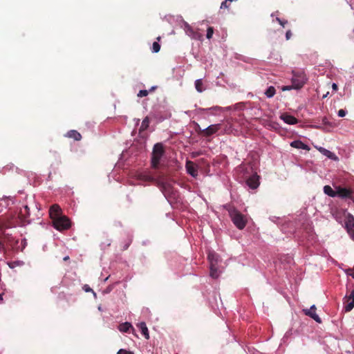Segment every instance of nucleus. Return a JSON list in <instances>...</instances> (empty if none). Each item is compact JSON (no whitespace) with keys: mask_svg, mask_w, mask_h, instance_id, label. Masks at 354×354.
I'll return each instance as SVG.
<instances>
[{"mask_svg":"<svg viewBox=\"0 0 354 354\" xmlns=\"http://www.w3.org/2000/svg\"><path fill=\"white\" fill-rule=\"evenodd\" d=\"M208 260L209 262L210 276L214 279H216L219 276L218 271L219 257L216 253L212 252L208 254Z\"/></svg>","mask_w":354,"mask_h":354,"instance_id":"nucleus-5","label":"nucleus"},{"mask_svg":"<svg viewBox=\"0 0 354 354\" xmlns=\"http://www.w3.org/2000/svg\"><path fill=\"white\" fill-rule=\"evenodd\" d=\"M49 215L53 221L64 216L62 215V209L57 204H54L50 207Z\"/></svg>","mask_w":354,"mask_h":354,"instance_id":"nucleus-12","label":"nucleus"},{"mask_svg":"<svg viewBox=\"0 0 354 354\" xmlns=\"http://www.w3.org/2000/svg\"><path fill=\"white\" fill-rule=\"evenodd\" d=\"M0 299H3V295H0Z\"/></svg>","mask_w":354,"mask_h":354,"instance_id":"nucleus-44","label":"nucleus"},{"mask_svg":"<svg viewBox=\"0 0 354 354\" xmlns=\"http://www.w3.org/2000/svg\"><path fill=\"white\" fill-rule=\"evenodd\" d=\"M129 245V243H128V244L124 247V250H127V249L128 248Z\"/></svg>","mask_w":354,"mask_h":354,"instance_id":"nucleus-43","label":"nucleus"},{"mask_svg":"<svg viewBox=\"0 0 354 354\" xmlns=\"http://www.w3.org/2000/svg\"><path fill=\"white\" fill-rule=\"evenodd\" d=\"M149 91L147 90H140L138 93V97H142L148 95Z\"/></svg>","mask_w":354,"mask_h":354,"instance_id":"nucleus-30","label":"nucleus"},{"mask_svg":"<svg viewBox=\"0 0 354 354\" xmlns=\"http://www.w3.org/2000/svg\"><path fill=\"white\" fill-rule=\"evenodd\" d=\"M0 244L3 247H6L8 249L17 250L19 241L15 239L11 234L6 233L4 227H1L0 229Z\"/></svg>","mask_w":354,"mask_h":354,"instance_id":"nucleus-1","label":"nucleus"},{"mask_svg":"<svg viewBox=\"0 0 354 354\" xmlns=\"http://www.w3.org/2000/svg\"><path fill=\"white\" fill-rule=\"evenodd\" d=\"M185 167L187 172L193 177L198 175V169L194 162L191 160H187Z\"/></svg>","mask_w":354,"mask_h":354,"instance_id":"nucleus-15","label":"nucleus"},{"mask_svg":"<svg viewBox=\"0 0 354 354\" xmlns=\"http://www.w3.org/2000/svg\"><path fill=\"white\" fill-rule=\"evenodd\" d=\"M335 188L337 189V196L339 198L344 200H353L354 192L351 188L341 186H336Z\"/></svg>","mask_w":354,"mask_h":354,"instance_id":"nucleus-7","label":"nucleus"},{"mask_svg":"<svg viewBox=\"0 0 354 354\" xmlns=\"http://www.w3.org/2000/svg\"><path fill=\"white\" fill-rule=\"evenodd\" d=\"M344 310L346 312L351 311L354 308V289L349 295L344 297Z\"/></svg>","mask_w":354,"mask_h":354,"instance_id":"nucleus-13","label":"nucleus"},{"mask_svg":"<svg viewBox=\"0 0 354 354\" xmlns=\"http://www.w3.org/2000/svg\"><path fill=\"white\" fill-rule=\"evenodd\" d=\"M83 288L86 292L93 291V290L88 285H84Z\"/></svg>","mask_w":354,"mask_h":354,"instance_id":"nucleus-37","label":"nucleus"},{"mask_svg":"<svg viewBox=\"0 0 354 354\" xmlns=\"http://www.w3.org/2000/svg\"><path fill=\"white\" fill-rule=\"evenodd\" d=\"M333 90L337 91V86L336 84L333 83L332 86Z\"/></svg>","mask_w":354,"mask_h":354,"instance_id":"nucleus-39","label":"nucleus"},{"mask_svg":"<svg viewBox=\"0 0 354 354\" xmlns=\"http://www.w3.org/2000/svg\"><path fill=\"white\" fill-rule=\"evenodd\" d=\"M198 128H199L198 133L202 136L209 137V136H211L212 135L216 133L221 128V124H212L205 129H201L200 127H198Z\"/></svg>","mask_w":354,"mask_h":354,"instance_id":"nucleus-9","label":"nucleus"},{"mask_svg":"<svg viewBox=\"0 0 354 354\" xmlns=\"http://www.w3.org/2000/svg\"><path fill=\"white\" fill-rule=\"evenodd\" d=\"M117 354H133V352L121 348L118 351Z\"/></svg>","mask_w":354,"mask_h":354,"instance_id":"nucleus-31","label":"nucleus"},{"mask_svg":"<svg viewBox=\"0 0 354 354\" xmlns=\"http://www.w3.org/2000/svg\"><path fill=\"white\" fill-rule=\"evenodd\" d=\"M346 111L344 109H340L338 111V116L339 117H344L346 115Z\"/></svg>","mask_w":354,"mask_h":354,"instance_id":"nucleus-34","label":"nucleus"},{"mask_svg":"<svg viewBox=\"0 0 354 354\" xmlns=\"http://www.w3.org/2000/svg\"><path fill=\"white\" fill-rule=\"evenodd\" d=\"M69 259V257L66 256L64 258V261H68Z\"/></svg>","mask_w":354,"mask_h":354,"instance_id":"nucleus-42","label":"nucleus"},{"mask_svg":"<svg viewBox=\"0 0 354 354\" xmlns=\"http://www.w3.org/2000/svg\"><path fill=\"white\" fill-rule=\"evenodd\" d=\"M149 125V117H146L142 122L141 126L140 127V131H145Z\"/></svg>","mask_w":354,"mask_h":354,"instance_id":"nucleus-26","label":"nucleus"},{"mask_svg":"<svg viewBox=\"0 0 354 354\" xmlns=\"http://www.w3.org/2000/svg\"><path fill=\"white\" fill-rule=\"evenodd\" d=\"M276 20H277V21L279 23V24H280L281 26H282L283 27H284V26H285V25L288 24V21H287V20H282V19H281L280 18H278V17H277V18H276Z\"/></svg>","mask_w":354,"mask_h":354,"instance_id":"nucleus-32","label":"nucleus"},{"mask_svg":"<svg viewBox=\"0 0 354 354\" xmlns=\"http://www.w3.org/2000/svg\"><path fill=\"white\" fill-rule=\"evenodd\" d=\"M228 212L234 225L239 230H243L247 224L246 217L234 207L230 208Z\"/></svg>","mask_w":354,"mask_h":354,"instance_id":"nucleus-3","label":"nucleus"},{"mask_svg":"<svg viewBox=\"0 0 354 354\" xmlns=\"http://www.w3.org/2000/svg\"><path fill=\"white\" fill-rule=\"evenodd\" d=\"M281 119L283 120L286 123L288 124H295L298 122V120L288 113H283L280 116Z\"/></svg>","mask_w":354,"mask_h":354,"instance_id":"nucleus-17","label":"nucleus"},{"mask_svg":"<svg viewBox=\"0 0 354 354\" xmlns=\"http://www.w3.org/2000/svg\"><path fill=\"white\" fill-rule=\"evenodd\" d=\"M165 153L164 147L162 143H156L153 148L151 153V167L153 169H158L160 161Z\"/></svg>","mask_w":354,"mask_h":354,"instance_id":"nucleus-4","label":"nucleus"},{"mask_svg":"<svg viewBox=\"0 0 354 354\" xmlns=\"http://www.w3.org/2000/svg\"><path fill=\"white\" fill-rule=\"evenodd\" d=\"M322 124L325 125H330L326 118H322Z\"/></svg>","mask_w":354,"mask_h":354,"instance_id":"nucleus-38","label":"nucleus"},{"mask_svg":"<svg viewBox=\"0 0 354 354\" xmlns=\"http://www.w3.org/2000/svg\"><path fill=\"white\" fill-rule=\"evenodd\" d=\"M324 192L326 195L330 196V197H335L337 196V189L335 190L333 189L332 187L329 185H325L324 187Z\"/></svg>","mask_w":354,"mask_h":354,"instance_id":"nucleus-21","label":"nucleus"},{"mask_svg":"<svg viewBox=\"0 0 354 354\" xmlns=\"http://www.w3.org/2000/svg\"><path fill=\"white\" fill-rule=\"evenodd\" d=\"M345 227L351 239L354 241V216L350 213L346 214Z\"/></svg>","mask_w":354,"mask_h":354,"instance_id":"nucleus-10","label":"nucleus"},{"mask_svg":"<svg viewBox=\"0 0 354 354\" xmlns=\"http://www.w3.org/2000/svg\"><path fill=\"white\" fill-rule=\"evenodd\" d=\"M292 88H293L292 87V84L291 86H283L282 88H281V90L283 91H290L291 90Z\"/></svg>","mask_w":354,"mask_h":354,"instance_id":"nucleus-35","label":"nucleus"},{"mask_svg":"<svg viewBox=\"0 0 354 354\" xmlns=\"http://www.w3.org/2000/svg\"><path fill=\"white\" fill-rule=\"evenodd\" d=\"M290 146L292 147H294V148H296V149H306V150H309L310 149V148L308 147V146L307 145L304 144V142H302L300 140L292 141L290 143Z\"/></svg>","mask_w":354,"mask_h":354,"instance_id":"nucleus-18","label":"nucleus"},{"mask_svg":"<svg viewBox=\"0 0 354 354\" xmlns=\"http://www.w3.org/2000/svg\"><path fill=\"white\" fill-rule=\"evenodd\" d=\"M330 212L333 216V218L338 222H342V219L344 216L346 217V210L339 209L337 207H331L330 209Z\"/></svg>","mask_w":354,"mask_h":354,"instance_id":"nucleus-11","label":"nucleus"},{"mask_svg":"<svg viewBox=\"0 0 354 354\" xmlns=\"http://www.w3.org/2000/svg\"><path fill=\"white\" fill-rule=\"evenodd\" d=\"M138 326L140 328V330H141V333L144 335V337L147 339H149V330H148L146 324L145 322H140L138 325Z\"/></svg>","mask_w":354,"mask_h":354,"instance_id":"nucleus-20","label":"nucleus"},{"mask_svg":"<svg viewBox=\"0 0 354 354\" xmlns=\"http://www.w3.org/2000/svg\"><path fill=\"white\" fill-rule=\"evenodd\" d=\"M228 1H227V0H225L224 1H223L221 5V9L228 8H229V6L227 4Z\"/></svg>","mask_w":354,"mask_h":354,"instance_id":"nucleus-33","label":"nucleus"},{"mask_svg":"<svg viewBox=\"0 0 354 354\" xmlns=\"http://www.w3.org/2000/svg\"><path fill=\"white\" fill-rule=\"evenodd\" d=\"M275 93L276 89L272 86H269L265 91V95L269 98L272 97L275 95Z\"/></svg>","mask_w":354,"mask_h":354,"instance_id":"nucleus-24","label":"nucleus"},{"mask_svg":"<svg viewBox=\"0 0 354 354\" xmlns=\"http://www.w3.org/2000/svg\"><path fill=\"white\" fill-rule=\"evenodd\" d=\"M214 34V28L213 27H208L207 30V39H211L212 37V35Z\"/></svg>","mask_w":354,"mask_h":354,"instance_id":"nucleus-29","label":"nucleus"},{"mask_svg":"<svg viewBox=\"0 0 354 354\" xmlns=\"http://www.w3.org/2000/svg\"><path fill=\"white\" fill-rule=\"evenodd\" d=\"M259 177L257 174L251 176L246 181L247 185L251 189H256L259 185Z\"/></svg>","mask_w":354,"mask_h":354,"instance_id":"nucleus-16","label":"nucleus"},{"mask_svg":"<svg viewBox=\"0 0 354 354\" xmlns=\"http://www.w3.org/2000/svg\"><path fill=\"white\" fill-rule=\"evenodd\" d=\"M307 81V77L304 71H293L292 84L294 89H300Z\"/></svg>","mask_w":354,"mask_h":354,"instance_id":"nucleus-6","label":"nucleus"},{"mask_svg":"<svg viewBox=\"0 0 354 354\" xmlns=\"http://www.w3.org/2000/svg\"><path fill=\"white\" fill-rule=\"evenodd\" d=\"M131 328L133 329L132 325L129 322H124V323L120 324L118 326V330L120 332H123V333L129 332V330Z\"/></svg>","mask_w":354,"mask_h":354,"instance_id":"nucleus-22","label":"nucleus"},{"mask_svg":"<svg viewBox=\"0 0 354 354\" xmlns=\"http://www.w3.org/2000/svg\"><path fill=\"white\" fill-rule=\"evenodd\" d=\"M316 307L315 305H313L309 309H304L303 311L304 314L312 319H313L317 323H321L322 320L320 317L315 313Z\"/></svg>","mask_w":354,"mask_h":354,"instance_id":"nucleus-14","label":"nucleus"},{"mask_svg":"<svg viewBox=\"0 0 354 354\" xmlns=\"http://www.w3.org/2000/svg\"><path fill=\"white\" fill-rule=\"evenodd\" d=\"M20 214L24 217H28L29 216L30 209L28 205H25L24 206L23 209H21Z\"/></svg>","mask_w":354,"mask_h":354,"instance_id":"nucleus-27","label":"nucleus"},{"mask_svg":"<svg viewBox=\"0 0 354 354\" xmlns=\"http://www.w3.org/2000/svg\"><path fill=\"white\" fill-rule=\"evenodd\" d=\"M158 186L166 198H175L177 195V191L174 188L172 185L168 182L165 178L159 177L157 179Z\"/></svg>","mask_w":354,"mask_h":354,"instance_id":"nucleus-2","label":"nucleus"},{"mask_svg":"<svg viewBox=\"0 0 354 354\" xmlns=\"http://www.w3.org/2000/svg\"><path fill=\"white\" fill-rule=\"evenodd\" d=\"M66 136L76 141H80L82 139L81 134L76 130L68 131L66 133Z\"/></svg>","mask_w":354,"mask_h":354,"instance_id":"nucleus-19","label":"nucleus"},{"mask_svg":"<svg viewBox=\"0 0 354 354\" xmlns=\"http://www.w3.org/2000/svg\"><path fill=\"white\" fill-rule=\"evenodd\" d=\"M53 224L54 227L59 231L68 230L71 225L70 220L65 216L53 221Z\"/></svg>","mask_w":354,"mask_h":354,"instance_id":"nucleus-8","label":"nucleus"},{"mask_svg":"<svg viewBox=\"0 0 354 354\" xmlns=\"http://www.w3.org/2000/svg\"><path fill=\"white\" fill-rule=\"evenodd\" d=\"M195 88L196 91L199 93H202L205 90V88L203 87V80L201 79H198L195 81Z\"/></svg>","mask_w":354,"mask_h":354,"instance_id":"nucleus-23","label":"nucleus"},{"mask_svg":"<svg viewBox=\"0 0 354 354\" xmlns=\"http://www.w3.org/2000/svg\"><path fill=\"white\" fill-rule=\"evenodd\" d=\"M157 40L160 41V37H157Z\"/></svg>","mask_w":354,"mask_h":354,"instance_id":"nucleus-45","label":"nucleus"},{"mask_svg":"<svg viewBox=\"0 0 354 354\" xmlns=\"http://www.w3.org/2000/svg\"><path fill=\"white\" fill-rule=\"evenodd\" d=\"M318 150L322 153L324 154V156H326V157L329 158H333V157L335 156L334 153H332L331 151H330L328 149H326L323 147H319L318 149Z\"/></svg>","mask_w":354,"mask_h":354,"instance_id":"nucleus-25","label":"nucleus"},{"mask_svg":"<svg viewBox=\"0 0 354 354\" xmlns=\"http://www.w3.org/2000/svg\"><path fill=\"white\" fill-rule=\"evenodd\" d=\"M160 50V45L158 41H154L152 45V51L153 53H158Z\"/></svg>","mask_w":354,"mask_h":354,"instance_id":"nucleus-28","label":"nucleus"},{"mask_svg":"<svg viewBox=\"0 0 354 354\" xmlns=\"http://www.w3.org/2000/svg\"><path fill=\"white\" fill-rule=\"evenodd\" d=\"M210 109H214V110H220V109H221V107L215 106V107H212V108H211Z\"/></svg>","mask_w":354,"mask_h":354,"instance_id":"nucleus-41","label":"nucleus"},{"mask_svg":"<svg viewBox=\"0 0 354 354\" xmlns=\"http://www.w3.org/2000/svg\"><path fill=\"white\" fill-rule=\"evenodd\" d=\"M292 37V32L291 31L289 30L286 32V38L287 40L290 39Z\"/></svg>","mask_w":354,"mask_h":354,"instance_id":"nucleus-36","label":"nucleus"},{"mask_svg":"<svg viewBox=\"0 0 354 354\" xmlns=\"http://www.w3.org/2000/svg\"><path fill=\"white\" fill-rule=\"evenodd\" d=\"M156 89V86H152L149 91H148L149 92H152L153 91H155Z\"/></svg>","mask_w":354,"mask_h":354,"instance_id":"nucleus-40","label":"nucleus"}]
</instances>
